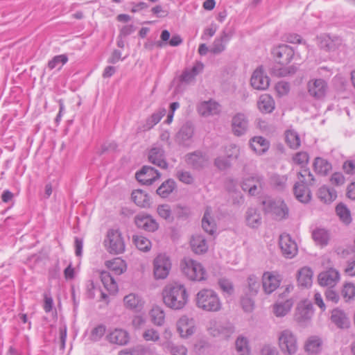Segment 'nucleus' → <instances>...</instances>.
I'll list each match as a JSON object with an SVG mask.
<instances>
[{
    "mask_svg": "<svg viewBox=\"0 0 355 355\" xmlns=\"http://www.w3.org/2000/svg\"><path fill=\"white\" fill-rule=\"evenodd\" d=\"M313 239L318 244L327 245L329 239V233L324 229H317L313 232Z\"/></svg>",
    "mask_w": 355,
    "mask_h": 355,
    "instance_id": "nucleus-53",
    "label": "nucleus"
},
{
    "mask_svg": "<svg viewBox=\"0 0 355 355\" xmlns=\"http://www.w3.org/2000/svg\"><path fill=\"white\" fill-rule=\"evenodd\" d=\"M342 295L346 301L355 297V285L352 283H347L343 286Z\"/></svg>",
    "mask_w": 355,
    "mask_h": 355,
    "instance_id": "nucleus-56",
    "label": "nucleus"
},
{
    "mask_svg": "<svg viewBox=\"0 0 355 355\" xmlns=\"http://www.w3.org/2000/svg\"><path fill=\"white\" fill-rule=\"evenodd\" d=\"M318 46L326 51H335L343 46V40L338 36L329 35H320L317 37Z\"/></svg>",
    "mask_w": 355,
    "mask_h": 355,
    "instance_id": "nucleus-11",
    "label": "nucleus"
},
{
    "mask_svg": "<svg viewBox=\"0 0 355 355\" xmlns=\"http://www.w3.org/2000/svg\"><path fill=\"white\" fill-rule=\"evenodd\" d=\"M278 345L284 354L295 355L298 350L297 338L289 329L280 331L277 334Z\"/></svg>",
    "mask_w": 355,
    "mask_h": 355,
    "instance_id": "nucleus-3",
    "label": "nucleus"
},
{
    "mask_svg": "<svg viewBox=\"0 0 355 355\" xmlns=\"http://www.w3.org/2000/svg\"><path fill=\"white\" fill-rule=\"evenodd\" d=\"M285 141L289 148L296 150L301 146L300 135L293 129H288L284 132Z\"/></svg>",
    "mask_w": 355,
    "mask_h": 355,
    "instance_id": "nucleus-37",
    "label": "nucleus"
},
{
    "mask_svg": "<svg viewBox=\"0 0 355 355\" xmlns=\"http://www.w3.org/2000/svg\"><path fill=\"white\" fill-rule=\"evenodd\" d=\"M198 112L202 116H209L220 112V105L214 101L209 100L200 103L198 106Z\"/></svg>",
    "mask_w": 355,
    "mask_h": 355,
    "instance_id": "nucleus-22",
    "label": "nucleus"
},
{
    "mask_svg": "<svg viewBox=\"0 0 355 355\" xmlns=\"http://www.w3.org/2000/svg\"><path fill=\"white\" fill-rule=\"evenodd\" d=\"M162 295L164 304L173 310L182 309L188 302L187 291L183 284L178 282L167 284Z\"/></svg>",
    "mask_w": 355,
    "mask_h": 355,
    "instance_id": "nucleus-1",
    "label": "nucleus"
},
{
    "mask_svg": "<svg viewBox=\"0 0 355 355\" xmlns=\"http://www.w3.org/2000/svg\"><path fill=\"white\" fill-rule=\"evenodd\" d=\"M123 302L127 309L135 312H140L144 304V301L142 298L135 293H130L125 295L123 298Z\"/></svg>",
    "mask_w": 355,
    "mask_h": 355,
    "instance_id": "nucleus-25",
    "label": "nucleus"
},
{
    "mask_svg": "<svg viewBox=\"0 0 355 355\" xmlns=\"http://www.w3.org/2000/svg\"><path fill=\"white\" fill-rule=\"evenodd\" d=\"M218 285L221 290L229 295L234 293V286L232 283L227 279H220L218 281Z\"/></svg>",
    "mask_w": 355,
    "mask_h": 355,
    "instance_id": "nucleus-59",
    "label": "nucleus"
},
{
    "mask_svg": "<svg viewBox=\"0 0 355 355\" xmlns=\"http://www.w3.org/2000/svg\"><path fill=\"white\" fill-rule=\"evenodd\" d=\"M241 306L245 312L250 313L254 310V301L247 296L243 297L241 300Z\"/></svg>",
    "mask_w": 355,
    "mask_h": 355,
    "instance_id": "nucleus-63",
    "label": "nucleus"
},
{
    "mask_svg": "<svg viewBox=\"0 0 355 355\" xmlns=\"http://www.w3.org/2000/svg\"><path fill=\"white\" fill-rule=\"evenodd\" d=\"M262 205L263 211L266 214H271L276 219L281 220L288 215V209L283 201L266 198L262 201Z\"/></svg>",
    "mask_w": 355,
    "mask_h": 355,
    "instance_id": "nucleus-5",
    "label": "nucleus"
},
{
    "mask_svg": "<svg viewBox=\"0 0 355 355\" xmlns=\"http://www.w3.org/2000/svg\"><path fill=\"white\" fill-rule=\"evenodd\" d=\"M176 177L180 182L187 184H191L193 182V178L189 171H178Z\"/></svg>",
    "mask_w": 355,
    "mask_h": 355,
    "instance_id": "nucleus-62",
    "label": "nucleus"
},
{
    "mask_svg": "<svg viewBox=\"0 0 355 355\" xmlns=\"http://www.w3.org/2000/svg\"><path fill=\"white\" fill-rule=\"evenodd\" d=\"M160 176L157 170L148 166H144L141 169L136 173L137 180L144 184H152Z\"/></svg>",
    "mask_w": 355,
    "mask_h": 355,
    "instance_id": "nucleus-13",
    "label": "nucleus"
},
{
    "mask_svg": "<svg viewBox=\"0 0 355 355\" xmlns=\"http://www.w3.org/2000/svg\"><path fill=\"white\" fill-rule=\"evenodd\" d=\"M235 345L236 352L240 355H249L250 347L248 345V340L246 338L243 336L238 337L236 340Z\"/></svg>",
    "mask_w": 355,
    "mask_h": 355,
    "instance_id": "nucleus-52",
    "label": "nucleus"
},
{
    "mask_svg": "<svg viewBox=\"0 0 355 355\" xmlns=\"http://www.w3.org/2000/svg\"><path fill=\"white\" fill-rule=\"evenodd\" d=\"M309 187L300 182H296L294 185L295 196L301 202H308L311 199V191L308 188Z\"/></svg>",
    "mask_w": 355,
    "mask_h": 355,
    "instance_id": "nucleus-33",
    "label": "nucleus"
},
{
    "mask_svg": "<svg viewBox=\"0 0 355 355\" xmlns=\"http://www.w3.org/2000/svg\"><path fill=\"white\" fill-rule=\"evenodd\" d=\"M148 160L150 163L161 168L165 169L168 167V163L165 159L164 150L161 146H154L149 150Z\"/></svg>",
    "mask_w": 355,
    "mask_h": 355,
    "instance_id": "nucleus-19",
    "label": "nucleus"
},
{
    "mask_svg": "<svg viewBox=\"0 0 355 355\" xmlns=\"http://www.w3.org/2000/svg\"><path fill=\"white\" fill-rule=\"evenodd\" d=\"M248 284L250 294L252 295H257L260 288L259 278L253 275H250L248 278Z\"/></svg>",
    "mask_w": 355,
    "mask_h": 355,
    "instance_id": "nucleus-54",
    "label": "nucleus"
},
{
    "mask_svg": "<svg viewBox=\"0 0 355 355\" xmlns=\"http://www.w3.org/2000/svg\"><path fill=\"white\" fill-rule=\"evenodd\" d=\"M312 270L309 268L304 267L298 271V284L302 287L307 288L312 284Z\"/></svg>",
    "mask_w": 355,
    "mask_h": 355,
    "instance_id": "nucleus-39",
    "label": "nucleus"
},
{
    "mask_svg": "<svg viewBox=\"0 0 355 355\" xmlns=\"http://www.w3.org/2000/svg\"><path fill=\"white\" fill-rule=\"evenodd\" d=\"M321 341L316 337L310 338L306 343L305 350L311 354H317L321 349Z\"/></svg>",
    "mask_w": 355,
    "mask_h": 355,
    "instance_id": "nucleus-51",
    "label": "nucleus"
},
{
    "mask_svg": "<svg viewBox=\"0 0 355 355\" xmlns=\"http://www.w3.org/2000/svg\"><path fill=\"white\" fill-rule=\"evenodd\" d=\"M232 36L231 32L223 31L219 37L214 40L210 51L214 54H219L225 50L226 44Z\"/></svg>",
    "mask_w": 355,
    "mask_h": 355,
    "instance_id": "nucleus-23",
    "label": "nucleus"
},
{
    "mask_svg": "<svg viewBox=\"0 0 355 355\" xmlns=\"http://www.w3.org/2000/svg\"><path fill=\"white\" fill-rule=\"evenodd\" d=\"M318 196L321 201L325 203H329L336 198L337 193L333 189H329L327 187H322L318 190Z\"/></svg>",
    "mask_w": 355,
    "mask_h": 355,
    "instance_id": "nucleus-44",
    "label": "nucleus"
},
{
    "mask_svg": "<svg viewBox=\"0 0 355 355\" xmlns=\"http://www.w3.org/2000/svg\"><path fill=\"white\" fill-rule=\"evenodd\" d=\"M132 241L136 247L141 251L147 252L150 250L151 242L146 237L141 235H134Z\"/></svg>",
    "mask_w": 355,
    "mask_h": 355,
    "instance_id": "nucleus-50",
    "label": "nucleus"
},
{
    "mask_svg": "<svg viewBox=\"0 0 355 355\" xmlns=\"http://www.w3.org/2000/svg\"><path fill=\"white\" fill-rule=\"evenodd\" d=\"M196 306L205 311L216 312L221 309L222 303L218 294L212 289L204 288L196 296Z\"/></svg>",
    "mask_w": 355,
    "mask_h": 355,
    "instance_id": "nucleus-2",
    "label": "nucleus"
},
{
    "mask_svg": "<svg viewBox=\"0 0 355 355\" xmlns=\"http://www.w3.org/2000/svg\"><path fill=\"white\" fill-rule=\"evenodd\" d=\"M190 243L191 249L196 254H201L208 250L206 239L202 235L193 236Z\"/></svg>",
    "mask_w": 355,
    "mask_h": 355,
    "instance_id": "nucleus-32",
    "label": "nucleus"
},
{
    "mask_svg": "<svg viewBox=\"0 0 355 355\" xmlns=\"http://www.w3.org/2000/svg\"><path fill=\"white\" fill-rule=\"evenodd\" d=\"M313 315V311L308 306H298L295 314V320L300 323L309 321Z\"/></svg>",
    "mask_w": 355,
    "mask_h": 355,
    "instance_id": "nucleus-46",
    "label": "nucleus"
},
{
    "mask_svg": "<svg viewBox=\"0 0 355 355\" xmlns=\"http://www.w3.org/2000/svg\"><path fill=\"white\" fill-rule=\"evenodd\" d=\"M105 266L117 275L122 274L126 269L124 261L119 257L107 261Z\"/></svg>",
    "mask_w": 355,
    "mask_h": 355,
    "instance_id": "nucleus-41",
    "label": "nucleus"
},
{
    "mask_svg": "<svg viewBox=\"0 0 355 355\" xmlns=\"http://www.w3.org/2000/svg\"><path fill=\"white\" fill-rule=\"evenodd\" d=\"M263 288L267 294L272 293L279 286L280 279L278 275H275L270 272H266L262 277Z\"/></svg>",
    "mask_w": 355,
    "mask_h": 355,
    "instance_id": "nucleus-21",
    "label": "nucleus"
},
{
    "mask_svg": "<svg viewBox=\"0 0 355 355\" xmlns=\"http://www.w3.org/2000/svg\"><path fill=\"white\" fill-rule=\"evenodd\" d=\"M186 162L194 168H201L207 165L208 159L200 151L189 153L186 155Z\"/></svg>",
    "mask_w": 355,
    "mask_h": 355,
    "instance_id": "nucleus-24",
    "label": "nucleus"
},
{
    "mask_svg": "<svg viewBox=\"0 0 355 355\" xmlns=\"http://www.w3.org/2000/svg\"><path fill=\"white\" fill-rule=\"evenodd\" d=\"M153 272L155 279H164L167 277L171 268V263L166 254H159L154 259Z\"/></svg>",
    "mask_w": 355,
    "mask_h": 355,
    "instance_id": "nucleus-7",
    "label": "nucleus"
},
{
    "mask_svg": "<svg viewBox=\"0 0 355 355\" xmlns=\"http://www.w3.org/2000/svg\"><path fill=\"white\" fill-rule=\"evenodd\" d=\"M107 340L114 344L125 345L129 341L128 333L121 329H116L107 335Z\"/></svg>",
    "mask_w": 355,
    "mask_h": 355,
    "instance_id": "nucleus-28",
    "label": "nucleus"
},
{
    "mask_svg": "<svg viewBox=\"0 0 355 355\" xmlns=\"http://www.w3.org/2000/svg\"><path fill=\"white\" fill-rule=\"evenodd\" d=\"M68 60V58L66 55H59L53 58L48 63V67L50 69H53L59 64H64Z\"/></svg>",
    "mask_w": 355,
    "mask_h": 355,
    "instance_id": "nucleus-60",
    "label": "nucleus"
},
{
    "mask_svg": "<svg viewBox=\"0 0 355 355\" xmlns=\"http://www.w3.org/2000/svg\"><path fill=\"white\" fill-rule=\"evenodd\" d=\"M331 320L338 327L344 329L349 327V320L345 313L340 309L332 311Z\"/></svg>",
    "mask_w": 355,
    "mask_h": 355,
    "instance_id": "nucleus-30",
    "label": "nucleus"
},
{
    "mask_svg": "<svg viewBox=\"0 0 355 355\" xmlns=\"http://www.w3.org/2000/svg\"><path fill=\"white\" fill-rule=\"evenodd\" d=\"M257 107L263 113H270L275 108L274 100L270 95L263 94L259 98Z\"/></svg>",
    "mask_w": 355,
    "mask_h": 355,
    "instance_id": "nucleus-36",
    "label": "nucleus"
},
{
    "mask_svg": "<svg viewBox=\"0 0 355 355\" xmlns=\"http://www.w3.org/2000/svg\"><path fill=\"white\" fill-rule=\"evenodd\" d=\"M194 128L191 123H185L176 135V141L178 144L186 146L191 141L193 135Z\"/></svg>",
    "mask_w": 355,
    "mask_h": 355,
    "instance_id": "nucleus-20",
    "label": "nucleus"
},
{
    "mask_svg": "<svg viewBox=\"0 0 355 355\" xmlns=\"http://www.w3.org/2000/svg\"><path fill=\"white\" fill-rule=\"evenodd\" d=\"M152 322L157 326H162L164 323L165 313L159 306H154L150 313Z\"/></svg>",
    "mask_w": 355,
    "mask_h": 355,
    "instance_id": "nucleus-49",
    "label": "nucleus"
},
{
    "mask_svg": "<svg viewBox=\"0 0 355 355\" xmlns=\"http://www.w3.org/2000/svg\"><path fill=\"white\" fill-rule=\"evenodd\" d=\"M101 279L105 288L111 293H115L118 291V286L114 277L110 272L103 271L101 273Z\"/></svg>",
    "mask_w": 355,
    "mask_h": 355,
    "instance_id": "nucleus-42",
    "label": "nucleus"
},
{
    "mask_svg": "<svg viewBox=\"0 0 355 355\" xmlns=\"http://www.w3.org/2000/svg\"><path fill=\"white\" fill-rule=\"evenodd\" d=\"M296 71V68L294 66H290V67H283L279 68L274 67L272 70V73L278 77H284L290 74L295 73Z\"/></svg>",
    "mask_w": 355,
    "mask_h": 355,
    "instance_id": "nucleus-55",
    "label": "nucleus"
},
{
    "mask_svg": "<svg viewBox=\"0 0 355 355\" xmlns=\"http://www.w3.org/2000/svg\"><path fill=\"white\" fill-rule=\"evenodd\" d=\"M293 304L292 300L277 302L273 305V313L277 317L285 316L291 309Z\"/></svg>",
    "mask_w": 355,
    "mask_h": 355,
    "instance_id": "nucleus-40",
    "label": "nucleus"
},
{
    "mask_svg": "<svg viewBox=\"0 0 355 355\" xmlns=\"http://www.w3.org/2000/svg\"><path fill=\"white\" fill-rule=\"evenodd\" d=\"M182 272L191 280L202 281L206 279V272L201 263L191 259H184L181 262Z\"/></svg>",
    "mask_w": 355,
    "mask_h": 355,
    "instance_id": "nucleus-4",
    "label": "nucleus"
},
{
    "mask_svg": "<svg viewBox=\"0 0 355 355\" xmlns=\"http://www.w3.org/2000/svg\"><path fill=\"white\" fill-rule=\"evenodd\" d=\"M313 168L316 173L326 175L331 169V165L326 159L316 157L313 162Z\"/></svg>",
    "mask_w": 355,
    "mask_h": 355,
    "instance_id": "nucleus-47",
    "label": "nucleus"
},
{
    "mask_svg": "<svg viewBox=\"0 0 355 355\" xmlns=\"http://www.w3.org/2000/svg\"><path fill=\"white\" fill-rule=\"evenodd\" d=\"M176 183L172 179L164 181L156 190V193L162 198H167L175 189Z\"/></svg>",
    "mask_w": 355,
    "mask_h": 355,
    "instance_id": "nucleus-43",
    "label": "nucleus"
},
{
    "mask_svg": "<svg viewBox=\"0 0 355 355\" xmlns=\"http://www.w3.org/2000/svg\"><path fill=\"white\" fill-rule=\"evenodd\" d=\"M165 109H159L150 115L146 120L142 128H140L141 131H146L150 130L154 125L158 123L162 118L165 115Z\"/></svg>",
    "mask_w": 355,
    "mask_h": 355,
    "instance_id": "nucleus-35",
    "label": "nucleus"
},
{
    "mask_svg": "<svg viewBox=\"0 0 355 355\" xmlns=\"http://www.w3.org/2000/svg\"><path fill=\"white\" fill-rule=\"evenodd\" d=\"M136 226L147 232H154L159 228V224L150 215L139 214L135 217Z\"/></svg>",
    "mask_w": 355,
    "mask_h": 355,
    "instance_id": "nucleus-12",
    "label": "nucleus"
},
{
    "mask_svg": "<svg viewBox=\"0 0 355 355\" xmlns=\"http://www.w3.org/2000/svg\"><path fill=\"white\" fill-rule=\"evenodd\" d=\"M309 156L306 152L300 151L297 153L293 157V161L295 164L301 165L302 168L308 164Z\"/></svg>",
    "mask_w": 355,
    "mask_h": 355,
    "instance_id": "nucleus-57",
    "label": "nucleus"
},
{
    "mask_svg": "<svg viewBox=\"0 0 355 355\" xmlns=\"http://www.w3.org/2000/svg\"><path fill=\"white\" fill-rule=\"evenodd\" d=\"M340 279L339 272L334 268H329L327 270L322 272L318 277V283L322 286L334 287Z\"/></svg>",
    "mask_w": 355,
    "mask_h": 355,
    "instance_id": "nucleus-15",
    "label": "nucleus"
},
{
    "mask_svg": "<svg viewBox=\"0 0 355 355\" xmlns=\"http://www.w3.org/2000/svg\"><path fill=\"white\" fill-rule=\"evenodd\" d=\"M297 178L299 180L297 182L306 186H312L315 183V178L308 168H302L298 173Z\"/></svg>",
    "mask_w": 355,
    "mask_h": 355,
    "instance_id": "nucleus-48",
    "label": "nucleus"
},
{
    "mask_svg": "<svg viewBox=\"0 0 355 355\" xmlns=\"http://www.w3.org/2000/svg\"><path fill=\"white\" fill-rule=\"evenodd\" d=\"M105 245L110 253L121 254L125 250V243L121 234L117 230H110L105 240Z\"/></svg>",
    "mask_w": 355,
    "mask_h": 355,
    "instance_id": "nucleus-6",
    "label": "nucleus"
},
{
    "mask_svg": "<svg viewBox=\"0 0 355 355\" xmlns=\"http://www.w3.org/2000/svg\"><path fill=\"white\" fill-rule=\"evenodd\" d=\"M247 225L252 228H257L261 224V217L259 212L254 208H248L245 213Z\"/></svg>",
    "mask_w": 355,
    "mask_h": 355,
    "instance_id": "nucleus-38",
    "label": "nucleus"
},
{
    "mask_svg": "<svg viewBox=\"0 0 355 355\" xmlns=\"http://www.w3.org/2000/svg\"><path fill=\"white\" fill-rule=\"evenodd\" d=\"M306 88L310 96L315 100H322L326 96L328 85L322 78H314L307 83Z\"/></svg>",
    "mask_w": 355,
    "mask_h": 355,
    "instance_id": "nucleus-8",
    "label": "nucleus"
},
{
    "mask_svg": "<svg viewBox=\"0 0 355 355\" xmlns=\"http://www.w3.org/2000/svg\"><path fill=\"white\" fill-rule=\"evenodd\" d=\"M203 67L204 65L202 62H196L191 69L187 68L182 71V75L180 76V81L185 83H190L202 71Z\"/></svg>",
    "mask_w": 355,
    "mask_h": 355,
    "instance_id": "nucleus-27",
    "label": "nucleus"
},
{
    "mask_svg": "<svg viewBox=\"0 0 355 355\" xmlns=\"http://www.w3.org/2000/svg\"><path fill=\"white\" fill-rule=\"evenodd\" d=\"M211 208L207 207L202 219V227L209 234L213 235L216 231V223L211 216Z\"/></svg>",
    "mask_w": 355,
    "mask_h": 355,
    "instance_id": "nucleus-26",
    "label": "nucleus"
},
{
    "mask_svg": "<svg viewBox=\"0 0 355 355\" xmlns=\"http://www.w3.org/2000/svg\"><path fill=\"white\" fill-rule=\"evenodd\" d=\"M250 83L252 87L257 90H265L270 85L269 78L264 73L261 67L257 68L252 73Z\"/></svg>",
    "mask_w": 355,
    "mask_h": 355,
    "instance_id": "nucleus-14",
    "label": "nucleus"
},
{
    "mask_svg": "<svg viewBox=\"0 0 355 355\" xmlns=\"http://www.w3.org/2000/svg\"><path fill=\"white\" fill-rule=\"evenodd\" d=\"M177 330L183 338H187L195 331L194 322L192 318L184 315L177 322Z\"/></svg>",
    "mask_w": 355,
    "mask_h": 355,
    "instance_id": "nucleus-18",
    "label": "nucleus"
},
{
    "mask_svg": "<svg viewBox=\"0 0 355 355\" xmlns=\"http://www.w3.org/2000/svg\"><path fill=\"white\" fill-rule=\"evenodd\" d=\"M263 186V179L259 175L245 178L241 183L242 189L250 195L255 196L260 193Z\"/></svg>",
    "mask_w": 355,
    "mask_h": 355,
    "instance_id": "nucleus-9",
    "label": "nucleus"
},
{
    "mask_svg": "<svg viewBox=\"0 0 355 355\" xmlns=\"http://www.w3.org/2000/svg\"><path fill=\"white\" fill-rule=\"evenodd\" d=\"M133 202L139 207L146 208L150 205V198L148 194L142 189H137L132 193Z\"/></svg>",
    "mask_w": 355,
    "mask_h": 355,
    "instance_id": "nucleus-29",
    "label": "nucleus"
},
{
    "mask_svg": "<svg viewBox=\"0 0 355 355\" xmlns=\"http://www.w3.org/2000/svg\"><path fill=\"white\" fill-rule=\"evenodd\" d=\"M279 246L283 254L287 258L295 257L297 252V245L288 234H284L280 236Z\"/></svg>",
    "mask_w": 355,
    "mask_h": 355,
    "instance_id": "nucleus-16",
    "label": "nucleus"
},
{
    "mask_svg": "<svg viewBox=\"0 0 355 355\" xmlns=\"http://www.w3.org/2000/svg\"><path fill=\"white\" fill-rule=\"evenodd\" d=\"M232 129L234 135L237 137L245 135L248 129V120L242 113L234 115L232 119Z\"/></svg>",
    "mask_w": 355,
    "mask_h": 355,
    "instance_id": "nucleus-17",
    "label": "nucleus"
},
{
    "mask_svg": "<svg viewBox=\"0 0 355 355\" xmlns=\"http://www.w3.org/2000/svg\"><path fill=\"white\" fill-rule=\"evenodd\" d=\"M144 339L146 341L157 342L159 340V334L154 329H146L142 335Z\"/></svg>",
    "mask_w": 355,
    "mask_h": 355,
    "instance_id": "nucleus-61",
    "label": "nucleus"
},
{
    "mask_svg": "<svg viewBox=\"0 0 355 355\" xmlns=\"http://www.w3.org/2000/svg\"><path fill=\"white\" fill-rule=\"evenodd\" d=\"M275 60L281 65L288 64L293 58L294 51L288 45L282 44L272 49Z\"/></svg>",
    "mask_w": 355,
    "mask_h": 355,
    "instance_id": "nucleus-10",
    "label": "nucleus"
},
{
    "mask_svg": "<svg viewBox=\"0 0 355 355\" xmlns=\"http://www.w3.org/2000/svg\"><path fill=\"white\" fill-rule=\"evenodd\" d=\"M251 148L257 154L261 155L269 148V141L263 137H254L250 142Z\"/></svg>",
    "mask_w": 355,
    "mask_h": 355,
    "instance_id": "nucleus-31",
    "label": "nucleus"
},
{
    "mask_svg": "<svg viewBox=\"0 0 355 355\" xmlns=\"http://www.w3.org/2000/svg\"><path fill=\"white\" fill-rule=\"evenodd\" d=\"M157 213L160 217L162 218L172 221L173 216H171V210L168 205H161L157 207Z\"/></svg>",
    "mask_w": 355,
    "mask_h": 355,
    "instance_id": "nucleus-58",
    "label": "nucleus"
},
{
    "mask_svg": "<svg viewBox=\"0 0 355 355\" xmlns=\"http://www.w3.org/2000/svg\"><path fill=\"white\" fill-rule=\"evenodd\" d=\"M336 212L340 220L345 225H349L352 222L351 212L347 206L340 202L336 207Z\"/></svg>",
    "mask_w": 355,
    "mask_h": 355,
    "instance_id": "nucleus-45",
    "label": "nucleus"
},
{
    "mask_svg": "<svg viewBox=\"0 0 355 355\" xmlns=\"http://www.w3.org/2000/svg\"><path fill=\"white\" fill-rule=\"evenodd\" d=\"M275 89L279 96L287 94L290 90V85L288 83L280 81L275 85Z\"/></svg>",
    "mask_w": 355,
    "mask_h": 355,
    "instance_id": "nucleus-64",
    "label": "nucleus"
},
{
    "mask_svg": "<svg viewBox=\"0 0 355 355\" xmlns=\"http://www.w3.org/2000/svg\"><path fill=\"white\" fill-rule=\"evenodd\" d=\"M209 332L213 336H221L227 338L234 332V328L230 324H217L210 328Z\"/></svg>",
    "mask_w": 355,
    "mask_h": 355,
    "instance_id": "nucleus-34",
    "label": "nucleus"
}]
</instances>
